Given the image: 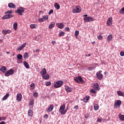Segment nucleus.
Listing matches in <instances>:
<instances>
[{"label":"nucleus","instance_id":"f257e3e1","mask_svg":"<svg viewBox=\"0 0 124 124\" xmlns=\"http://www.w3.org/2000/svg\"><path fill=\"white\" fill-rule=\"evenodd\" d=\"M88 15H83L84 17L83 20L85 22H92L94 21V18L91 16H87Z\"/></svg>","mask_w":124,"mask_h":124},{"label":"nucleus","instance_id":"f03ea898","mask_svg":"<svg viewBox=\"0 0 124 124\" xmlns=\"http://www.w3.org/2000/svg\"><path fill=\"white\" fill-rule=\"evenodd\" d=\"M25 12V9L22 7H18L17 10L15 11L16 13H18V15H23V13Z\"/></svg>","mask_w":124,"mask_h":124},{"label":"nucleus","instance_id":"7ed1b4c3","mask_svg":"<svg viewBox=\"0 0 124 124\" xmlns=\"http://www.w3.org/2000/svg\"><path fill=\"white\" fill-rule=\"evenodd\" d=\"M63 84V82H62V81H56L55 84H54V88H61L62 86V84Z\"/></svg>","mask_w":124,"mask_h":124},{"label":"nucleus","instance_id":"20e7f679","mask_svg":"<svg viewBox=\"0 0 124 124\" xmlns=\"http://www.w3.org/2000/svg\"><path fill=\"white\" fill-rule=\"evenodd\" d=\"M81 11V7H80L79 6H76V9H73L72 10L73 13H80Z\"/></svg>","mask_w":124,"mask_h":124},{"label":"nucleus","instance_id":"39448f33","mask_svg":"<svg viewBox=\"0 0 124 124\" xmlns=\"http://www.w3.org/2000/svg\"><path fill=\"white\" fill-rule=\"evenodd\" d=\"M14 74V70L13 69H11L9 70H8L5 73V76L6 77H8V76H10V75H13Z\"/></svg>","mask_w":124,"mask_h":124},{"label":"nucleus","instance_id":"423d86ee","mask_svg":"<svg viewBox=\"0 0 124 124\" xmlns=\"http://www.w3.org/2000/svg\"><path fill=\"white\" fill-rule=\"evenodd\" d=\"M122 105V101L120 100H117L114 104V108H117L118 106L120 107Z\"/></svg>","mask_w":124,"mask_h":124},{"label":"nucleus","instance_id":"0eeeda50","mask_svg":"<svg viewBox=\"0 0 124 124\" xmlns=\"http://www.w3.org/2000/svg\"><path fill=\"white\" fill-rule=\"evenodd\" d=\"M101 72H102V71H99L96 73V76L99 80H102V78H103V75L102 74H101Z\"/></svg>","mask_w":124,"mask_h":124},{"label":"nucleus","instance_id":"6e6552de","mask_svg":"<svg viewBox=\"0 0 124 124\" xmlns=\"http://www.w3.org/2000/svg\"><path fill=\"white\" fill-rule=\"evenodd\" d=\"M112 20H113V18H112V17H109L107 20V25L109 27H111L112 26Z\"/></svg>","mask_w":124,"mask_h":124},{"label":"nucleus","instance_id":"1a4fd4ad","mask_svg":"<svg viewBox=\"0 0 124 124\" xmlns=\"http://www.w3.org/2000/svg\"><path fill=\"white\" fill-rule=\"evenodd\" d=\"M53 109H54V105H50L48 108H46V111L47 113H50V112H52L53 111Z\"/></svg>","mask_w":124,"mask_h":124},{"label":"nucleus","instance_id":"9d476101","mask_svg":"<svg viewBox=\"0 0 124 124\" xmlns=\"http://www.w3.org/2000/svg\"><path fill=\"white\" fill-rule=\"evenodd\" d=\"M13 17V15L11 14L6 15L2 17V19L3 20H6V19H10V18H12Z\"/></svg>","mask_w":124,"mask_h":124},{"label":"nucleus","instance_id":"9b49d317","mask_svg":"<svg viewBox=\"0 0 124 124\" xmlns=\"http://www.w3.org/2000/svg\"><path fill=\"white\" fill-rule=\"evenodd\" d=\"M65 109V105H63L61 106L59 109V113H61V115H62L64 110Z\"/></svg>","mask_w":124,"mask_h":124},{"label":"nucleus","instance_id":"f8f14e48","mask_svg":"<svg viewBox=\"0 0 124 124\" xmlns=\"http://www.w3.org/2000/svg\"><path fill=\"white\" fill-rule=\"evenodd\" d=\"M26 45H27L26 43L23 44L17 49V51H22V50H23V49L26 47Z\"/></svg>","mask_w":124,"mask_h":124},{"label":"nucleus","instance_id":"ddd939ff","mask_svg":"<svg viewBox=\"0 0 124 124\" xmlns=\"http://www.w3.org/2000/svg\"><path fill=\"white\" fill-rule=\"evenodd\" d=\"M16 100L17 101H21V100H22V94L19 93L17 94Z\"/></svg>","mask_w":124,"mask_h":124},{"label":"nucleus","instance_id":"4468645a","mask_svg":"<svg viewBox=\"0 0 124 124\" xmlns=\"http://www.w3.org/2000/svg\"><path fill=\"white\" fill-rule=\"evenodd\" d=\"M90 100V96L87 95L83 99V101L85 103H87Z\"/></svg>","mask_w":124,"mask_h":124},{"label":"nucleus","instance_id":"2eb2a0df","mask_svg":"<svg viewBox=\"0 0 124 124\" xmlns=\"http://www.w3.org/2000/svg\"><path fill=\"white\" fill-rule=\"evenodd\" d=\"M7 70V69L5 66H3L0 68V71H1L3 73H4Z\"/></svg>","mask_w":124,"mask_h":124},{"label":"nucleus","instance_id":"dca6fc26","mask_svg":"<svg viewBox=\"0 0 124 124\" xmlns=\"http://www.w3.org/2000/svg\"><path fill=\"white\" fill-rule=\"evenodd\" d=\"M42 76H44V75H46V73H47V71H46V68H43L41 71Z\"/></svg>","mask_w":124,"mask_h":124},{"label":"nucleus","instance_id":"f3484780","mask_svg":"<svg viewBox=\"0 0 124 124\" xmlns=\"http://www.w3.org/2000/svg\"><path fill=\"white\" fill-rule=\"evenodd\" d=\"M65 90L67 93H71V92H72V88L67 86H65Z\"/></svg>","mask_w":124,"mask_h":124},{"label":"nucleus","instance_id":"a211bd4d","mask_svg":"<svg viewBox=\"0 0 124 124\" xmlns=\"http://www.w3.org/2000/svg\"><path fill=\"white\" fill-rule=\"evenodd\" d=\"M93 88L96 91H99V85H98V83L94 84L93 85Z\"/></svg>","mask_w":124,"mask_h":124},{"label":"nucleus","instance_id":"6ab92c4d","mask_svg":"<svg viewBox=\"0 0 124 124\" xmlns=\"http://www.w3.org/2000/svg\"><path fill=\"white\" fill-rule=\"evenodd\" d=\"M112 38H113V35L112 34H109L107 38L108 42H110V41L112 40Z\"/></svg>","mask_w":124,"mask_h":124},{"label":"nucleus","instance_id":"aec40b11","mask_svg":"<svg viewBox=\"0 0 124 124\" xmlns=\"http://www.w3.org/2000/svg\"><path fill=\"white\" fill-rule=\"evenodd\" d=\"M8 6L10 8H15V7H16V5H15L14 3H9Z\"/></svg>","mask_w":124,"mask_h":124},{"label":"nucleus","instance_id":"412c9836","mask_svg":"<svg viewBox=\"0 0 124 124\" xmlns=\"http://www.w3.org/2000/svg\"><path fill=\"white\" fill-rule=\"evenodd\" d=\"M55 25H56V23H55L54 22H51L49 26H48V28L49 29H53V28H54L55 27Z\"/></svg>","mask_w":124,"mask_h":124},{"label":"nucleus","instance_id":"4be33fe9","mask_svg":"<svg viewBox=\"0 0 124 124\" xmlns=\"http://www.w3.org/2000/svg\"><path fill=\"white\" fill-rule=\"evenodd\" d=\"M57 27L59 28V29H63V23H59L57 24Z\"/></svg>","mask_w":124,"mask_h":124},{"label":"nucleus","instance_id":"5701e85b","mask_svg":"<svg viewBox=\"0 0 124 124\" xmlns=\"http://www.w3.org/2000/svg\"><path fill=\"white\" fill-rule=\"evenodd\" d=\"M35 88V84H34V83H32L30 85V90L31 91H32V90H34Z\"/></svg>","mask_w":124,"mask_h":124},{"label":"nucleus","instance_id":"b1692460","mask_svg":"<svg viewBox=\"0 0 124 124\" xmlns=\"http://www.w3.org/2000/svg\"><path fill=\"white\" fill-rule=\"evenodd\" d=\"M2 32L3 34H7V33H10L11 31L10 30H3L2 31Z\"/></svg>","mask_w":124,"mask_h":124},{"label":"nucleus","instance_id":"393cba45","mask_svg":"<svg viewBox=\"0 0 124 124\" xmlns=\"http://www.w3.org/2000/svg\"><path fill=\"white\" fill-rule=\"evenodd\" d=\"M32 110L31 109H29L28 112V115L29 117H32Z\"/></svg>","mask_w":124,"mask_h":124},{"label":"nucleus","instance_id":"a878e982","mask_svg":"<svg viewBox=\"0 0 124 124\" xmlns=\"http://www.w3.org/2000/svg\"><path fill=\"white\" fill-rule=\"evenodd\" d=\"M54 7H55L56 9H60L61 8V6H60V4H58V3H55L54 4Z\"/></svg>","mask_w":124,"mask_h":124},{"label":"nucleus","instance_id":"bb28decb","mask_svg":"<svg viewBox=\"0 0 124 124\" xmlns=\"http://www.w3.org/2000/svg\"><path fill=\"white\" fill-rule=\"evenodd\" d=\"M24 64L26 68H28V69L30 68V65H29V63H28V62H27V61L24 62Z\"/></svg>","mask_w":124,"mask_h":124},{"label":"nucleus","instance_id":"cd10ccee","mask_svg":"<svg viewBox=\"0 0 124 124\" xmlns=\"http://www.w3.org/2000/svg\"><path fill=\"white\" fill-rule=\"evenodd\" d=\"M9 96V93H7L5 96H3V97L2 98V100H6L7 99V98Z\"/></svg>","mask_w":124,"mask_h":124},{"label":"nucleus","instance_id":"c85d7f7f","mask_svg":"<svg viewBox=\"0 0 124 124\" xmlns=\"http://www.w3.org/2000/svg\"><path fill=\"white\" fill-rule=\"evenodd\" d=\"M99 108V106H98V104H95L94 105V109L95 111H97V110H98Z\"/></svg>","mask_w":124,"mask_h":124},{"label":"nucleus","instance_id":"c756f323","mask_svg":"<svg viewBox=\"0 0 124 124\" xmlns=\"http://www.w3.org/2000/svg\"><path fill=\"white\" fill-rule=\"evenodd\" d=\"M78 78L79 81V83H83L84 82V80H83V78H82V77L81 76H78Z\"/></svg>","mask_w":124,"mask_h":124},{"label":"nucleus","instance_id":"7c9ffc66","mask_svg":"<svg viewBox=\"0 0 124 124\" xmlns=\"http://www.w3.org/2000/svg\"><path fill=\"white\" fill-rule=\"evenodd\" d=\"M42 78H43V79H46V80H48V79L50 78V76H49V75L47 74L46 76L45 75L43 76Z\"/></svg>","mask_w":124,"mask_h":124},{"label":"nucleus","instance_id":"2f4dec72","mask_svg":"<svg viewBox=\"0 0 124 124\" xmlns=\"http://www.w3.org/2000/svg\"><path fill=\"white\" fill-rule=\"evenodd\" d=\"M117 94L120 96H124V94L120 91H117Z\"/></svg>","mask_w":124,"mask_h":124},{"label":"nucleus","instance_id":"473e14b6","mask_svg":"<svg viewBox=\"0 0 124 124\" xmlns=\"http://www.w3.org/2000/svg\"><path fill=\"white\" fill-rule=\"evenodd\" d=\"M16 58L17 60H22L23 59V56L21 54H18L17 55Z\"/></svg>","mask_w":124,"mask_h":124},{"label":"nucleus","instance_id":"72a5a7b5","mask_svg":"<svg viewBox=\"0 0 124 124\" xmlns=\"http://www.w3.org/2000/svg\"><path fill=\"white\" fill-rule=\"evenodd\" d=\"M37 27V25L36 24H31L30 25V28H31V29H36Z\"/></svg>","mask_w":124,"mask_h":124},{"label":"nucleus","instance_id":"f704fd0d","mask_svg":"<svg viewBox=\"0 0 124 124\" xmlns=\"http://www.w3.org/2000/svg\"><path fill=\"white\" fill-rule=\"evenodd\" d=\"M17 26H18V24L17 23H15L14 24L13 27L15 31L17 30V28L18 27Z\"/></svg>","mask_w":124,"mask_h":124},{"label":"nucleus","instance_id":"c9c22d12","mask_svg":"<svg viewBox=\"0 0 124 124\" xmlns=\"http://www.w3.org/2000/svg\"><path fill=\"white\" fill-rule=\"evenodd\" d=\"M119 119L121 121H124V115H123V114L119 115Z\"/></svg>","mask_w":124,"mask_h":124},{"label":"nucleus","instance_id":"e433bc0d","mask_svg":"<svg viewBox=\"0 0 124 124\" xmlns=\"http://www.w3.org/2000/svg\"><path fill=\"white\" fill-rule=\"evenodd\" d=\"M24 59H28L29 58V53L28 52H25L24 54Z\"/></svg>","mask_w":124,"mask_h":124},{"label":"nucleus","instance_id":"4c0bfd02","mask_svg":"<svg viewBox=\"0 0 124 124\" xmlns=\"http://www.w3.org/2000/svg\"><path fill=\"white\" fill-rule=\"evenodd\" d=\"M34 101V99H30V105H33V104H34V102H33Z\"/></svg>","mask_w":124,"mask_h":124},{"label":"nucleus","instance_id":"58836bf2","mask_svg":"<svg viewBox=\"0 0 124 124\" xmlns=\"http://www.w3.org/2000/svg\"><path fill=\"white\" fill-rule=\"evenodd\" d=\"M75 35L76 37L77 38L78 36L79 35V31H76L75 32Z\"/></svg>","mask_w":124,"mask_h":124},{"label":"nucleus","instance_id":"ea45409f","mask_svg":"<svg viewBox=\"0 0 124 124\" xmlns=\"http://www.w3.org/2000/svg\"><path fill=\"white\" fill-rule=\"evenodd\" d=\"M97 39L99 40H102L103 39V37H102V35H99L98 36H97Z\"/></svg>","mask_w":124,"mask_h":124},{"label":"nucleus","instance_id":"a19ab883","mask_svg":"<svg viewBox=\"0 0 124 124\" xmlns=\"http://www.w3.org/2000/svg\"><path fill=\"white\" fill-rule=\"evenodd\" d=\"M119 13L120 14H124V7H123L120 10Z\"/></svg>","mask_w":124,"mask_h":124},{"label":"nucleus","instance_id":"79ce46f5","mask_svg":"<svg viewBox=\"0 0 124 124\" xmlns=\"http://www.w3.org/2000/svg\"><path fill=\"white\" fill-rule=\"evenodd\" d=\"M65 33L63 31H61V32L59 33V35L60 36H63L64 35Z\"/></svg>","mask_w":124,"mask_h":124},{"label":"nucleus","instance_id":"37998d69","mask_svg":"<svg viewBox=\"0 0 124 124\" xmlns=\"http://www.w3.org/2000/svg\"><path fill=\"white\" fill-rule=\"evenodd\" d=\"M33 96L34 97H37L38 96V93L36 92L33 93Z\"/></svg>","mask_w":124,"mask_h":124},{"label":"nucleus","instance_id":"c03bdc74","mask_svg":"<svg viewBox=\"0 0 124 124\" xmlns=\"http://www.w3.org/2000/svg\"><path fill=\"white\" fill-rule=\"evenodd\" d=\"M12 13V10L7 11L5 13V14H11Z\"/></svg>","mask_w":124,"mask_h":124},{"label":"nucleus","instance_id":"a18cd8bd","mask_svg":"<svg viewBox=\"0 0 124 124\" xmlns=\"http://www.w3.org/2000/svg\"><path fill=\"white\" fill-rule=\"evenodd\" d=\"M38 21H39V22H44L45 21V19H44L43 17V18H39L38 19Z\"/></svg>","mask_w":124,"mask_h":124},{"label":"nucleus","instance_id":"49530a36","mask_svg":"<svg viewBox=\"0 0 124 124\" xmlns=\"http://www.w3.org/2000/svg\"><path fill=\"white\" fill-rule=\"evenodd\" d=\"M43 18L44 19V20H48V16L46 15V16H44Z\"/></svg>","mask_w":124,"mask_h":124},{"label":"nucleus","instance_id":"de8ad7c7","mask_svg":"<svg viewBox=\"0 0 124 124\" xmlns=\"http://www.w3.org/2000/svg\"><path fill=\"white\" fill-rule=\"evenodd\" d=\"M91 93H96V91L94 89H91Z\"/></svg>","mask_w":124,"mask_h":124},{"label":"nucleus","instance_id":"09e8293b","mask_svg":"<svg viewBox=\"0 0 124 124\" xmlns=\"http://www.w3.org/2000/svg\"><path fill=\"white\" fill-rule=\"evenodd\" d=\"M74 80L75 81H76V82H77V83H79V80L78 79V78L77 77L75 78Z\"/></svg>","mask_w":124,"mask_h":124},{"label":"nucleus","instance_id":"8fccbe9b","mask_svg":"<svg viewBox=\"0 0 124 124\" xmlns=\"http://www.w3.org/2000/svg\"><path fill=\"white\" fill-rule=\"evenodd\" d=\"M46 85L47 86H50L51 85V82H50V81L47 82L46 83Z\"/></svg>","mask_w":124,"mask_h":124},{"label":"nucleus","instance_id":"3c124183","mask_svg":"<svg viewBox=\"0 0 124 124\" xmlns=\"http://www.w3.org/2000/svg\"><path fill=\"white\" fill-rule=\"evenodd\" d=\"M93 67H88V70H89V71H91V70H93Z\"/></svg>","mask_w":124,"mask_h":124},{"label":"nucleus","instance_id":"603ef678","mask_svg":"<svg viewBox=\"0 0 124 124\" xmlns=\"http://www.w3.org/2000/svg\"><path fill=\"white\" fill-rule=\"evenodd\" d=\"M53 12L54 10H53V9L50 10L48 12L49 15H50V14H52V13H53Z\"/></svg>","mask_w":124,"mask_h":124},{"label":"nucleus","instance_id":"864d4df0","mask_svg":"<svg viewBox=\"0 0 124 124\" xmlns=\"http://www.w3.org/2000/svg\"><path fill=\"white\" fill-rule=\"evenodd\" d=\"M78 108H79V106L78 105L75 106L74 108L75 110H78Z\"/></svg>","mask_w":124,"mask_h":124},{"label":"nucleus","instance_id":"5fc2aeb1","mask_svg":"<svg viewBox=\"0 0 124 124\" xmlns=\"http://www.w3.org/2000/svg\"><path fill=\"white\" fill-rule=\"evenodd\" d=\"M97 121L98 123H101L102 122V119H101L100 118H98Z\"/></svg>","mask_w":124,"mask_h":124},{"label":"nucleus","instance_id":"6e6d98bb","mask_svg":"<svg viewBox=\"0 0 124 124\" xmlns=\"http://www.w3.org/2000/svg\"><path fill=\"white\" fill-rule=\"evenodd\" d=\"M67 111V109H64L63 112H62V115H65V113Z\"/></svg>","mask_w":124,"mask_h":124},{"label":"nucleus","instance_id":"4d7b16f0","mask_svg":"<svg viewBox=\"0 0 124 124\" xmlns=\"http://www.w3.org/2000/svg\"><path fill=\"white\" fill-rule=\"evenodd\" d=\"M44 119H48V114H45L44 115Z\"/></svg>","mask_w":124,"mask_h":124},{"label":"nucleus","instance_id":"13d9d810","mask_svg":"<svg viewBox=\"0 0 124 124\" xmlns=\"http://www.w3.org/2000/svg\"><path fill=\"white\" fill-rule=\"evenodd\" d=\"M120 55L121 56V57H124V52L121 51L120 52Z\"/></svg>","mask_w":124,"mask_h":124},{"label":"nucleus","instance_id":"bf43d9fd","mask_svg":"<svg viewBox=\"0 0 124 124\" xmlns=\"http://www.w3.org/2000/svg\"><path fill=\"white\" fill-rule=\"evenodd\" d=\"M65 31H69V27H66V28H65Z\"/></svg>","mask_w":124,"mask_h":124},{"label":"nucleus","instance_id":"052dcab7","mask_svg":"<svg viewBox=\"0 0 124 124\" xmlns=\"http://www.w3.org/2000/svg\"><path fill=\"white\" fill-rule=\"evenodd\" d=\"M88 118H89V114H86L85 115V119H88Z\"/></svg>","mask_w":124,"mask_h":124},{"label":"nucleus","instance_id":"680f3d73","mask_svg":"<svg viewBox=\"0 0 124 124\" xmlns=\"http://www.w3.org/2000/svg\"><path fill=\"white\" fill-rule=\"evenodd\" d=\"M51 43H52V45H55V44H56V41H52Z\"/></svg>","mask_w":124,"mask_h":124},{"label":"nucleus","instance_id":"e2e57ef3","mask_svg":"<svg viewBox=\"0 0 124 124\" xmlns=\"http://www.w3.org/2000/svg\"><path fill=\"white\" fill-rule=\"evenodd\" d=\"M33 53H34V54L35 53V52H39V49H36V50H33Z\"/></svg>","mask_w":124,"mask_h":124},{"label":"nucleus","instance_id":"0e129e2a","mask_svg":"<svg viewBox=\"0 0 124 124\" xmlns=\"http://www.w3.org/2000/svg\"><path fill=\"white\" fill-rule=\"evenodd\" d=\"M0 124H6V123L4 121H2L0 123Z\"/></svg>","mask_w":124,"mask_h":124},{"label":"nucleus","instance_id":"69168bd1","mask_svg":"<svg viewBox=\"0 0 124 124\" xmlns=\"http://www.w3.org/2000/svg\"><path fill=\"white\" fill-rule=\"evenodd\" d=\"M86 57H91V54H87L86 55Z\"/></svg>","mask_w":124,"mask_h":124},{"label":"nucleus","instance_id":"338daca9","mask_svg":"<svg viewBox=\"0 0 124 124\" xmlns=\"http://www.w3.org/2000/svg\"><path fill=\"white\" fill-rule=\"evenodd\" d=\"M1 42H2V39H0V43H1Z\"/></svg>","mask_w":124,"mask_h":124},{"label":"nucleus","instance_id":"774afa93","mask_svg":"<svg viewBox=\"0 0 124 124\" xmlns=\"http://www.w3.org/2000/svg\"><path fill=\"white\" fill-rule=\"evenodd\" d=\"M6 53V54H10V52H9L8 51H7Z\"/></svg>","mask_w":124,"mask_h":124}]
</instances>
